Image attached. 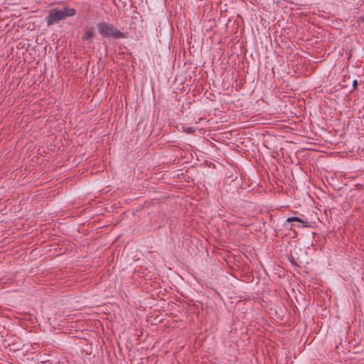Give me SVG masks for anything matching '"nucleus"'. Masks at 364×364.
Here are the masks:
<instances>
[{
	"mask_svg": "<svg viewBox=\"0 0 364 364\" xmlns=\"http://www.w3.org/2000/svg\"><path fill=\"white\" fill-rule=\"evenodd\" d=\"M76 13V10L74 8H71L68 6H65L62 8H53L50 11L49 14L46 18L47 26H50L68 17H73Z\"/></svg>",
	"mask_w": 364,
	"mask_h": 364,
	"instance_id": "obj_1",
	"label": "nucleus"
},
{
	"mask_svg": "<svg viewBox=\"0 0 364 364\" xmlns=\"http://www.w3.org/2000/svg\"><path fill=\"white\" fill-rule=\"evenodd\" d=\"M97 28L101 36L105 38H112L114 39H120L127 38L124 33L115 28L113 24L105 21L98 23L97 24Z\"/></svg>",
	"mask_w": 364,
	"mask_h": 364,
	"instance_id": "obj_2",
	"label": "nucleus"
},
{
	"mask_svg": "<svg viewBox=\"0 0 364 364\" xmlns=\"http://www.w3.org/2000/svg\"><path fill=\"white\" fill-rule=\"evenodd\" d=\"M95 35L94 26H86L85 28V33L82 36V40L87 43H90L92 41Z\"/></svg>",
	"mask_w": 364,
	"mask_h": 364,
	"instance_id": "obj_3",
	"label": "nucleus"
},
{
	"mask_svg": "<svg viewBox=\"0 0 364 364\" xmlns=\"http://www.w3.org/2000/svg\"><path fill=\"white\" fill-rule=\"evenodd\" d=\"M287 223L298 222L303 224V227H308V221L300 217H289L286 220Z\"/></svg>",
	"mask_w": 364,
	"mask_h": 364,
	"instance_id": "obj_4",
	"label": "nucleus"
},
{
	"mask_svg": "<svg viewBox=\"0 0 364 364\" xmlns=\"http://www.w3.org/2000/svg\"><path fill=\"white\" fill-rule=\"evenodd\" d=\"M184 130L186 132H187L188 133H192V132H195V129L193 128H192V127H187V129H184Z\"/></svg>",
	"mask_w": 364,
	"mask_h": 364,
	"instance_id": "obj_5",
	"label": "nucleus"
},
{
	"mask_svg": "<svg viewBox=\"0 0 364 364\" xmlns=\"http://www.w3.org/2000/svg\"><path fill=\"white\" fill-rule=\"evenodd\" d=\"M357 86H358V81L356 80H353V89L355 90L357 88Z\"/></svg>",
	"mask_w": 364,
	"mask_h": 364,
	"instance_id": "obj_6",
	"label": "nucleus"
},
{
	"mask_svg": "<svg viewBox=\"0 0 364 364\" xmlns=\"http://www.w3.org/2000/svg\"><path fill=\"white\" fill-rule=\"evenodd\" d=\"M360 19L362 22H364V17H360Z\"/></svg>",
	"mask_w": 364,
	"mask_h": 364,
	"instance_id": "obj_7",
	"label": "nucleus"
}]
</instances>
